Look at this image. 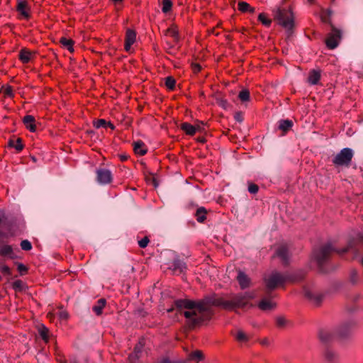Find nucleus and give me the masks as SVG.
<instances>
[{"instance_id": "12", "label": "nucleus", "mask_w": 363, "mask_h": 363, "mask_svg": "<svg viewBox=\"0 0 363 363\" xmlns=\"http://www.w3.org/2000/svg\"><path fill=\"white\" fill-rule=\"evenodd\" d=\"M136 40V32L130 28L127 29L125 36L124 49L128 51Z\"/></svg>"}, {"instance_id": "29", "label": "nucleus", "mask_w": 363, "mask_h": 363, "mask_svg": "<svg viewBox=\"0 0 363 363\" xmlns=\"http://www.w3.org/2000/svg\"><path fill=\"white\" fill-rule=\"evenodd\" d=\"M349 280L351 284L355 285L359 283L360 278L356 269H352L350 271Z\"/></svg>"}, {"instance_id": "40", "label": "nucleus", "mask_w": 363, "mask_h": 363, "mask_svg": "<svg viewBox=\"0 0 363 363\" xmlns=\"http://www.w3.org/2000/svg\"><path fill=\"white\" fill-rule=\"evenodd\" d=\"M3 91H4V96L6 97L12 98L14 96L13 88L10 85H7L6 87H4Z\"/></svg>"}, {"instance_id": "52", "label": "nucleus", "mask_w": 363, "mask_h": 363, "mask_svg": "<svg viewBox=\"0 0 363 363\" xmlns=\"http://www.w3.org/2000/svg\"><path fill=\"white\" fill-rule=\"evenodd\" d=\"M18 270L19 272H22L23 271L26 272L27 271V268L23 264H19L18 265Z\"/></svg>"}, {"instance_id": "58", "label": "nucleus", "mask_w": 363, "mask_h": 363, "mask_svg": "<svg viewBox=\"0 0 363 363\" xmlns=\"http://www.w3.org/2000/svg\"><path fill=\"white\" fill-rule=\"evenodd\" d=\"M114 4L116 6L118 4H121L123 0H111Z\"/></svg>"}, {"instance_id": "20", "label": "nucleus", "mask_w": 363, "mask_h": 363, "mask_svg": "<svg viewBox=\"0 0 363 363\" xmlns=\"http://www.w3.org/2000/svg\"><path fill=\"white\" fill-rule=\"evenodd\" d=\"M180 128L188 135H194L197 128L195 125H191L189 123L184 122L180 125Z\"/></svg>"}, {"instance_id": "18", "label": "nucleus", "mask_w": 363, "mask_h": 363, "mask_svg": "<svg viewBox=\"0 0 363 363\" xmlns=\"http://www.w3.org/2000/svg\"><path fill=\"white\" fill-rule=\"evenodd\" d=\"M320 71L316 69H312L308 73V82L311 85L318 84L320 79Z\"/></svg>"}, {"instance_id": "44", "label": "nucleus", "mask_w": 363, "mask_h": 363, "mask_svg": "<svg viewBox=\"0 0 363 363\" xmlns=\"http://www.w3.org/2000/svg\"><path fill=\"white\" fill-rule=\"evenodd\" d=\"M258 191H259V186L257 184H255L254 183L249 184L248 191L250 194H255L258 192Z\"/></svg>"}, {"instance_id": "16", "label": "nucleus", "mask_w": 363, "mask_h": 363, "mask_svg": "<svg viewBox=\"0 0 363 363\" xmlns=\"http://www.w3.org/2000/svg\"><path fill=\"white\" fill-rule=\"evenodd\" d=\"M133 150L136 155L143 156L147 153V147L143 141L138 140L133 143Z\"/></svg>"}, {"instance_id": "35", "label": "nucleus", "mask_w": 363, "mask_h": 363, "mask_svg": "<svg viewBox=\"0 0 363 363\" xmlns=\"http://www.w3.org/2000/svg\"><path fill=\"white\" fill-rule=\"evenodd\" d=\"M176 85V80L172 76H169L165 79V86L169 90H174Z\"/></svg>"}, {"instance_id": "31", "label": "nucleus", "mask_w": 363, "mask_h": 363, "mask_svg": "<svg viewBox=\"0 0 363 363\" xmlns=\"http://www.w3.org/2000/svg\"><path fill=\"white\" fill-rule=\"evenodd\" d=\"M293 125L290 120H281L279 121V128L284 132H287Z\"/></svg>"}, {"instance_id": "27", "label": "nucleus", "mask_w": 363, "mask_h": 363, "mask_svg": "<svg viewBox=\"0 0 363 363\" xmlns=\"http://www.w3.org/2000/svg\"><path fill=\"white\" fill-rule=\"evenodd\" d=\"M8 145L10 147H13L18 152H21L23 149V145L22 139L18 138L16 140H9Z\"/></svg>"}, {"instance_id": "19", "label": "nucleus", "mask_w": 363, "mask_h": 363, "mask_svg": "<svg viewBox=\"0 0 363 363\" xmlns=\"http://www.w3.org/2000/svg\"><path fill=\"white\" fill-rule=\"evenodd\" d=\"M32 57V52L27 48H22L18 55V59L23 63H28Z\"/></svg>"}, {"instance_id": "41", "label": "nucleus", "mask_w": 363, "mask_h": 363, "mask_svg": "<svg viewBox=\"0 0 363 363\" xmlns=\"http://www.w3.org/2000/svg\"><path fill=\"white\" fill-rule=\"evenodd\" d=\"M190 357L192 359H199L202 360L203 359V353L200 350H196L194 352H192L190 354Z\"/></svg>"}, {"instance_id": "9", "label": "nucleus", "mask_w": 363, "mask_h": 363, "mask_svg": "<svg viewBox=\"0 0 363 363\" xmlns=\"http://www.w3.org/2000/svg\"><path fill=\"white\" fill-rule=\"evenodd\" d=\"M274 257H279L285 266L289 263V250L287 245L283 244L277 247Z\"/></svg>"}, {"instance_id": "63", "label": "nucleus", "mask_w": 363, "mask_h": 363, "mask_svg": "<svg viewBox=\"0 0 363 363\" xmlns=\"http://www.w3.org/2000/svg\"><path fill=\"white\" fill-rule=\"evenodd\" d=\"M173 310H174V308H169V309H167V312H168V313H171V312H172V311H173Z\"/></svg>"}, {"instance_id": "22", "label": "nucleus", "mask_w": 363, "mask_h": 363, "mask_svg": "<svg viewBox=\"0 0 363 363\" xmlns=\"http://www.w3.org/2000/svg\"><path fill=\"white\" fill-rule=\"evenodd\" d=\"M13 247L10 245H3L0 247V256L1 257H9L13 258Z\"/></svg>"}, {"instance_id": "33", "label": "nucleus", "mask_w": 363, "mask_h": 363, "mask_svg": "<svg viewBox=\"0 0 363 363\" xmlns=\"http://www.w3.org/2000/svg\"><path fill=\"white\" fill-rule=\"evenodd\" d=\"M238 99L242 101H249L250 99V94L248 89H242L239 92Z\"/></svg>"}, {"instance_id": "36", "label": "nucleus", "mask_w": 363, "mask_h": 363, "mask_svg": "<svg viewBox=\"0 0 363 363\" xmlns=\"http://www.w3.org/2000/svg\"><path fill=\"white\" fill-rule=\"evenodd\" d=\"M162 11L163 13H167L171 11L172 8V2L171 0H162Z\"/></svg>"}, {"instance_id": "38", "label": "nucleus", "mask_w": 363, "mask_h": 363, "mask_svg": "<svg viewBox=\"0 0 363 363\" xmlns=\"http://www.w3.org/2000/svg\"><path fill=\"white\" fill-rule=\"evenodd\" d=\"M20 245H21V249L23 250H26V251H28L32 249L31 242L30 241H28V240H22L21 242Z\"/></svg>"}, {"instance_id": "57", "label": "nucleus", "mask_w": 363, "mask_h": 363, "mask_svg": "<svg viewBox=\"0 0 363 363\" xmlns=\"http://www.w3.org/2000/svg\"><path fill=\"white\" fill-rule=\"evenodd\" d=\"M4 213L1 210H0V224L4 221Z\"/></svg>"}, {"instance_id": "61", "label": "nucleus", "mask_w": 363, "mask_h": 363, "mask_svg": "<svg viewBox=\"0 0 363 363\" xmlns=\"http://www.w3.org/2000/svg\"><path fill=\"white\" fill-rule=\"evenodd\" d=\"M57 361L60 362V363H66V362L65 360H62V359H57Z\"/></svg>"}, {"instance_id": "13", "label": "nucleus", "mask_w": 363, "mask_h": 363, "mask_svg": "<svg viewBox=\"0 0 363 363\" xmlns=\"http://www.w3.org/2000/svg\"><path fill=\"white\" fill-rule=\"evenodd\" d=\"M237 280L241 289H245L250 286L251 279L245 273L240 270L238 272Z\"/></svg>"}, {"instance_id": "59", "label": "nucleus", "mask_w": 363, "mask_h": 363, "mask_svg": "<svg viewBox=\"0 0 363 363\" xmlns=\"http://www.w3.org/2000/svg\"><path fill=\"white\" fill-rule=\"evenodd\" d=\"M120 157H121V161H125L128 158L127 156H125V155H121Z\"/></svg>"}, {"instance_id": "30", "label": "nucleus", "mask_w": 363, "mask_h": 363, "mask_svg": "<svg viewBox=\"0 0 363 363\" xmlns=\"http://www.w3.org/2000/svg\"><path fill=\"white\" fill-rule=\"evenodd\" d=\"M165 34L173 38L175 41L179 40V32L177 27L174 26L168 28L165 31Z\"/></svg>"}, {"instance_id": "2", "label": "nucleus", "mask_w": 363, "mask_h": 363, "mask_svg": "<svg viewBox=\"0 0 363 363\" xmlns=\"http://www.w3.org/2000/svg\"><path fill=\"white\" fill-rule=\"evenodd\" d=\"M304 277L305 273L302 271L286 274H281L277 271H274L264 277V283L266 288L272 291L277 287L284 286L286 282L300 281L303 280Z\"/></svg>"}, {"instance_id": "32", "label": "nucleus", "mask_w": 363, "mask_h": 363, "mask_svg": "<svg viewBox=\"0 0 363 363\" xmlns=\"http://www.w3.org/2000/svg\"><path fill=\"white\" fill-rule=\"evenodd\" d=\"M38 333L41 338L45 342H48L49 340V330L45 325H42L39 328Z\"/></svg>"}, {"instance_id": "8", "label": "nucleus", "mask_w": 363, "mask_h": 363, "mask_svg": "<svg viewBox=\"0 0 363 363\" xmlns=\"http://www.w3.org/2000/svg\"><path fill=\"white\" fill-rule=\"evenodd\" d=\"M96 181L101 185L109 184L113 181L111 172L106 168H99L96 171Z\"/></svg>"}, {"instance_id": "45", "label": "nucleus", "mask_w": 363, "mask_h": 363, "mask_svg": "<svg viewBox=\"0 0 363 363\" xmlns=\"http://www.w3.org/2000/svg\"><path fill=\"white\" fill-rule=\"evenodd\" d=\"M330 14H331V12L330 11H328L327 13L322 14L321 19H322V21L323 22L330 23L331 25L332 23H331V22L330 21V19H329L330 16Z\"/></svg>"}, {"instance_id": "4", "label": "nucleus", "mask_w": 363, "mask_h": 363, "mask_svg": "<svg viewBox=\"0 0 363 363\" xmlns=\"http://www.w3.org/2000/svg\"><path fill=\"white\" fill-rule=\"evenodd\" d=\"M348 247H345L341 250H335L332 247L331 244H326L319 249L314 250L313 252V257L317 262L319 268L322 270L323 265L329 259L330 255L333 252H336L338 254H344L348 252Z\"/></svg>"}, {"instance_id": "49", "label": "nucleus", "mask_w": 363, "mask_h": 363, "mask_svg": "<svg viewBox=\"0 0 363 363\" xmlns=\"http://www.w3.org/2000/svg\"><path fill=\"white\" fill-rule=\"evenodd\" d=\"M22 281L21 280H16L13 283V288L14 289H21L22 287Z\"/></svg>"}, {"instance_id": "54", "label": "nucleus", "mask_w": 363, "mask_h": 363, "mask_svg": "<svg viewBox=\"0 0 363 363\" xmlns=\"http://www.w3.org/2000/svg\"><path fill=\"white\" fill-rule=\"evenodd\" d=\"M235 119L237 121H238V122H242V115L240 113H237L235 115Z\"/></svg>"}, {"instance_id": "25", "label": "nucleus", "mask_w": 363, "mask_h": 363, "mask_svg": "<svg viewBox=\"0 0 363 363\" xmlns=\"http://www.w3.org/2000/svg\"><path fill=\"white\" fill-rule=\"evenodd\" d=\"M238 9L242 13H253L255 12V9L254 7H252L248 3L245 1L238 2Z\"/></svg>"}, {"instance_id": "48", "label": "nucleus", "mask_w": 363, "mask_h": 363, "mask_svg": "<svg viewBox=\"0 0 363 363\" xmlns=\"http://www.w3.org/2000/svg\"><path fill=\"white\" fill-rule=\"evenodd\" d=\"M276 323L279 327L284 326L286 323V319L284 317H278L276 319Z\"/></svg>"}, {"instance_id": "7", "label": "nucleus", "mask_w": 363, "mask_h": 363, "mask_svg": "<svg viewBox=\"0 0 363 363\" xmlns=\"http://www.w3.org/2000/svg\"><path fill=\"white\" fill-rule=\"evenodd\" d=\"M342 38V31L331 24V32L328 34L325 45L330 50L336 48Z\"/></svg>"}, {"instance_id": "5", "label": "nucleus", "mask_w": 363, "mask_h": 363, "mask_svg": "<svg viewBox=\"0 0 363 363\" xmlns=\"http://www.w3.org/2000/svg\"><path fill=\"white\" fill-rule=\"evenodd\" d=\"M274 18L278 23L287 30H291L294 26V13L290 9L277 8L274 11Z\"/></svg>"}, {"instance_id": "50", "label": "nucleus", "mask_w": 363, "mask_h": 363, "mask_svg": "<svg viewBox=\"0 0 363 363\" xmlns=\"http://www.w3.org/2000/svg\"><path fill=\"white\" fill-rule=\"evenodd\" d=\"M0 269H1V272L4 274H11L10 268L6 265L2 266Z\"/></svg>"}, {"instance_id": "21", "label": "nucleus", "mask_w": 363, "mask_h": 363, "mask_svg": "<svg viewBox=\"0 0 363 363\" xmlns=\"http://www.w3.org/2000/svg\"><path fill=\"white\" fill-rule=\"evenodd\" d=\"M106 305L105 298H100L97 301L96 303L93 306L92 310L96 315H101L103 310Z\"/></svg>"}, {"instance_id": "26", "label": "nucleus", "mask_w": 363, "mask_h": 363, "mask_svg": "<svg viewBox=\"0 0 363 363\" xmlns=\"http://www.w3.org/2000/svg\"><path fill=\"white\" fill-rule=\"evenodd\" d=\"M60 43L65 48L67 49L70 52H74V41L73 40L67 38L65 37H62L60 39Z\"/></svg>"}, {"instance_id": "17", "label": "nucleus", "mask_w": 363, "mask_h": 363, "mask_svg": "<svg viewBox=\"0 0 363 363\" xmlns=\"http://www.w3.org/2000/svg\"><path fill=\"white\" fill-rule=\"evenodd\" d=\"M258 307L262 311H272L276 308V303L270 299L263 298L259 301Z\"/></svg>"}, {"instance_id": "60", "label": "nucleus", "mask_w": 363, "mask_h": 363, "mask_svg": "<svg viewBox=\"0 0 363 363\" xmlns=\"http://www.w3.org/2000/svg\"><path fill=\"white\" fill-rule=\"evenodd\" d=\"M197 128V130L196 131H201V127L200 125H195Z\"/></svg>"}, {"instance_id": "39", "label": "nucleus", "mask_w": 363, "mask_h": 363, "mask_svg": "<svg viewBox=\"0 0 363 363\" xmlns=\"http://www.w3.org/2000/svg\"><path fill=\"white\" fill-rule=\"evenodd\" d=\"M143 347V344L141 342H139L135 347H134V356L135 358H139V354L142 352Z\"/></svg>"}, {"instance_id": "28", "label": "nucleus", "mask_w": 363, "mask_h": 363, "mask_svg": "<svg viewBox=\"0 0 363 363\" xmlns=\"http://www.w3.org/2000/svg\"><path fill=\"white\" fill-rule=\"evenodd\" d=\"M207 211L204 207L199 208L195 213L196 220L199 223H203L206 219Z\"/></svg>"}, {"instance_id": "46", "label": "nucleus", "mask_w": 363, "mask_h": 363, "mask_svg": "<svg viewBox=\"0 0 363 363\" xmlns=\"http://www.w3.org/2000/svg\"><path fill=\"white\" fill-rule=\"evenodd\" d=\"M191 69L194 73H199L201 70V66L199 63H192Z\"/></svg>"}, {"instance_id": "51", "label": "nucleus", "mask_w": 363, "mask_h": 363, "mask_svg": "<svg viewBox=\"0 0 363 363\" xmlns=\"http://www.w3.org/2000/svg\"><path fill=\"white\" fill-rule=\"evenodd\" d=\"M219 105L224 108H227L228 107V103L227 101V100L225 99H221L219 102H218Z\"/></svg>"}, {"instance_id": "6", "label": "nucleus", "mask_w": 363, "mask_h": 363, "mask_svg": "<svg viewBox=\"0 0 363 363\" xmlns=\"http://www.w3.org/2000/svg\"><path fill=\"white\" fill-rule=\"evenodd\" d=\"M354 152L349 147L343 148L333 159V163L335 167H349L352 162Z\"/></svg>"}, {"instance_id": "43", "label": "nucleus", "mask_w": 363, "mask_h": 363, "mask_svg": "<svg viewBox=\"0 0 363 363\" xmlns=\"http://www.w3.org/2000/svg\"><path fill=\"white\" fill-rule=\"evenodd\" d=\"M150 242V239L147 236H145L143 238L138 241V245L140 248H145Z\"/></svg>"}, {"instance_id": "55", "label": "nucleus", "mask_w": 363, "mask_h": 363, "mask_svg": "<svg viewBox=\"0 0 363 363\" xmlns=\"http://www.w3.org/2000/svg\"><path fill=\"white\" fill-rule=\"evenodd\" d=\"M196 140L197 142L200 143H205L206 142V140L204 137L201 136V137H198L196 138Z\"/></svg>"}, {"instance_id": "42", "label": "nucleus", "mask_w": 363, "mask_h": 363, "mask_svg": "<svg viewBox=\"0 0 363 363\" xmlns=\"http://www.w3.org/2000/svg\"><path fill=\"white\" fill-rule=\"evenodd\" d=\"M319 337L323 342H326L330 340L332 336L328 332L321 331L320 332Z\"/></svg>"}, {"instance_id": "53", "label": "nucleus", "mask_w": 363, "mask_h": 363, "mask_svg": "<svg viewBox=\"0 0 363 363\" xmlns=\"http://www.w3.org/2000/svg\"><path fill=\"white\" fill-rule=\"evenodd\" d=\"M0 236H1V237H3V238H9V237H13V236H14V233H11L6 234V233H0Z\"/></svg>"}, {"instance_id": "3", "label": "nucleus", "mask_w": 363, "mask_h": 363, "mask_svg": "<svg viewBox=\"0 0 363 363\" xmlns=\"http://www.w3.org/2000/svg\"><path fill=\"white\" fill-rule=\"evenodd\" d=\"M254 296L252 293L246 292L234 296L231 300H225L220 297L211 300L210 303L215 306H221L227 310L250 308L252 307V304L250 303V301L254 298Z\"/></svg>"}, {"instance_id": "1", "label": "nucleus", "mask_w": 363, "mask_h": 363, "mask_svg": "<svg viewBox=\"0 0 363 363\" xmlns=\"http://www.w3.org/2000/svg\"><path fill=\"white\" fill-rule=\"evenodd\" d=\"M216 298L212 297L206 301L202 300L197 302L189 299H178L174 301V306L179 312L182 308L189 310L183 313L186 318V327L189 330H193L206 320L209 319L208 305H211V300Z\"/></svg>"}, {"instance_id": "14", "label": "nucleus", "mask_w": 363, "mask_h": 363, "mask_svg": "<svg viewBox=\"0 0 363 363\" xmlns=\"http://www.w3.org/2000/svg\"><path fill=\"white\" fill-rule=\"evenodd\" d=\"M174 274H179L186 269V264L180 259H174L169 267Z\"/></svg>"}, {"instance_id": "23", "label": "nucleus", "mask_w": 363, "mask_h": 363, "mask_svg": "<svg viewBox=\"0 0 363 363\" xmlns=\"http://www.w3.org/2000/svg\"><path fill=\"white\" fill-rule=\"evenodd\" d=\"M325 359L329 363H335L338 359L337 354L331 349H326L324 352Z\"/></svg>"}, {"instance_id": "47", "label": "nucleus", "mask_w": 363, "mask_h": 363, "mask_svg": "<svg viewBox=\"0 0 363 363\" xmlns=\"http://www.w3.org/2000/svg\"><path fill=\"white\" fill-rule=\"evenodd\" d=\"M58 315H59L60 318L62 320H67L69 318V314H68L67 311H66L65 310H61L59 312Z\"/></svg>"}, {"instance_id": "62", "label": "nucleus", "mask_w": 363, "mask_h": 363, "mask_svg": "<svg viewBox=\"0 0 363 363\" xmlns=\"http://www.w3.org/2000/svg\"><path fill=\"white\" fill-rule=\"evenodd\" d=\"M52 316H53V313H48V318H51Z\"/></svg>"}, {"instance_id": "11", "label": "nucleus", "mask_w": 363, "mask_h": 363, "mask_svg": "<svg viewBox=\"0 0 363 363\" xmlns=\"http://www.w3.org/2000/svg\"><path fill=\"white\" fill-rule=\"evenodd\" d=\"M304 294L306 298L315 306H319L323 299L322 294L314 292L309 289H305Z\"/></svg>"}, {"instance_id": "15", "label": "nucleus", "mask_w": 363, "mask_h": 363, "mask_svg": "<svg viewBox=\"0 0 363 363\" xmlns=\"http://www.w3.org/2000/svg\"><path fill=\"white\" fill-rule=\"evenodd\" d=\"M23 123L26 128L30 132L34 133L36 131L35 119L33 116H25L23 118Z\"/></svg>"}, {"instance_id": "64", "label": "nucleus", "mask_w": 363, "mask_h": 363, "mask_svg": "<svg viewBox=\"0 0 363 363\" xmlns=\"http://www.w3.org/2000/svg\"><path fill=\"white\" fill-rule=\"evenodd\" d=\"M360 263L362 264V265L363 266V257L360 260Z\"/></svg>"}, {"instance_id": "37", "label": "nucleus", "mask_w": 363, "mask_h": 363, "mask_svg": "<svg viewBox=\"0 0 363 363\" xmlns=\"http://www.w3.org/2000/svg\"><path fill=\"white\" fill-rule=\"evenodd\" d=\"M236 340L239 342H247L249 339L243 331L239 330L236 335Z\"/></svg>"}, {"instance_id": "24", "label": "nucleus", "mask_w": 363, "mask_h": 363, "mask_svg": "<svg viewBox=\"0 0 363 363\" xmlns=\"http://www.w3.org/2000/svg\"><path fill=\"white\" fill-rule=\"evenodd\" d=\"M94 126L96 128H110L111 130L115 129V125L111 121H106L105 119H98L94 122Z\"/></svg>"}, {"instance_id": "10", "label": "nucleus", "mask_w": 363, "mask_h": 363, "mask_svg": "<svg viewBox=\"0 0 363 363\" xmlns=\"http://www.w3.org/2000/svg\"><path fill=\"white\" fill-rule=\"evenodd\" d=\"M16 11L21 16V18L28 20L30 18V9L26 0H18Z\"/></svg>"}, {"instance_id": "34", "label": "nucleus", "mask_w": 363, "mask_h": 363, "mask_svg": "<svg viewBox=\"0 0 363 363\" xmlns=\"http://www.w3.org/2000/svg\"><path fill=\"white\" fill-rule=\"evenodd\" d=\"M258 20L265 26L269 27L272 23V20L268 18L267 16L264 13H261L258 16Z\"/></svg>"}, {"instance_id": "56", "label": "nucleus", "mask_w": 363, "mask_h": 363, "mask_svg": "<svg viewBox=\"0 0 363 363\" xmlns=\"http://www.w3.org/2000/svg\"><path fill=\"white\" fill-rule=\"evenodd\" d=\"M158 363H174L172 362L168 358H163Z\"/></svg>"}]
</instances>
